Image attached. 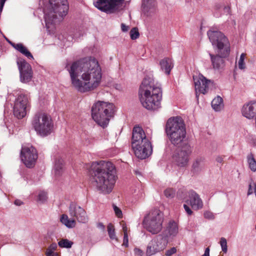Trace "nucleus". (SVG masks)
Instances as JSON below:
<instances>
[{
  "mask_svg": "<svg viewBox=\"0 0 256 256\" xmlns=\"http://www.w3.org/2000/svg\"><path fill=\"white\" fill-rule=\"evenodd\" d=\"M209 54L214 69L220 70L224 66V60H223V58H224L225 56H223L222 54H220L218 53V54L216 56L213 55L210 53Z\"/></svg>",
  "mask_w": 256,
  "mask_h": 256,
  "instance_id": "obj_22",
  "label": "nucleus"
},
{
  "mask_svg": "<svg viewBox=\"0 0 256 256\" xmlns=\"http://www.w3.org/2000/svg\"><path fill=\"white\" fill-rule=\"evenodd\" d=\"M168 244V239L162 234L154 237L148 244L146 255L151 256L164 250Z\"/></svg>",
  "mask_w": 256,
  "mask_h": 256,
  "instance_id": "obj_12",
  "label": "nucleus"
},
{
  "mask_svg": "<svg viewBox=\"0 0 256 256\" xmlns=\"http://www.w3.org/2000/svg\"><path fill=\"white\" fill-rule=\"evenodd\" d=\"M211 104L212 108L216 112L220 111L224 108V106L223 100L220 96H218L216 98H215L212 100Z\"/></svg>",
  "mask_w": 256,
  "mask_h": 256,
  "instance_id": "obj_27",
  "label": "nucleus"
},
{
  "mask_svg": "<svg viewBox=\"0 0 256 256\" xmlns=\"http://www.w3.org/2000/svg\"><path fill=\"white\" fill-rule=\"evenodd\" d=\"M114 210V211L116 215L118 218H120L122 216V210L116 206H113Z\"/></svg>",
  "mask_w": 256,
  "mask_h": 256,
  "instance_id": "obj_39",
  "label": "nucleus"
},
{
  "mask_svg": "<svg viewBox=\"0 0 256 256\" xmlns=\"http://www.w3.org/2000/svg\"><path fill=\"white\" fill-rule=\"evenodd\" d=\"M238 66L240 70H244L245 68V63L244 60H239L238 62Z\"/></svg>",
  "mask_w": 256,
  "mask_h": 256,
  "instance_id": "obj_42",
  "label": "nucleus"
},
{
  "mask_svg": "<svg viewBox=\"0 0 256 256\" xmlns=\"http://www.w3.org/2000/svg\"><path fill=\"white\" fill-rule=\"evenodd\" d=\"M6 1V0H0V12H2Z\"/></svg>",
  "mask_w": 256,
  "mask_h": 256,
  "instance_id": "obj_46",
  "label": "nucleus"
},
{
  "mask_svg": "<svg viewBox=\"0 0 256 256\" xmlns=\"http://www.w3.org/2000/svg\"><path fill=\"white\" fill-rule=\"evenodd\" d=\"M178 232V224L174 221H170L165 230L166 238L174 237L176 236Z\"/></svg>",
  "mask_w": 256,
  "mask_h": 256,
  "instance_id": "obj_23",
  "label": "nucleus"
},
{
  "mask_svg": "<svg viewBox=\"0 0 256 256\" xmlns=\"http://www.w3.org/2000/svg\"><path fill=\"white\" fill-rule=\"evenodd\" d=\"M156 6V2L154 0H143L142 1V10L146 12H153Z\"/></svg>",
  "mask_w": 256,
  "mask_h": 256,
  "instance_id": "obj_26",
  "label": "nucleus"
},
{
  "mask_svg": "<svg viewBox=\"0 0 256 256\" xmlns=\"http://www.w3.org/2000/svg\"><path fill=\"white\" fill-rule=\"evenodd\" d=\"M202 167V160L201 158L196 159L193 163L192 168L198 171Z\"/></svg>",
  "mask_w": 256,
  "mask_h": 256,
  "instance_id": "obj_37",
  "label": "nucleus"
},
{
  "mask_svg": "<svg viewBox=\"0 0 256 256\" xmlns=\"http://www.w3.org/2000/svg\"><path fill=\"white\" fill-rule=\"evenodd\" d=\"M32 124L36 132L42 136L50 134L53 128L50 116L43 112H39L35 115Z\"/></svg>",
  "mask_w": 256,
  "mask_h": 256,
  "instance_id": "obj_9",
  "label": "nucleus"
},
{
  "mask_svg": "<svg viewBox=\"0 0 256 256\" xmlns=\"http://www.w3.org/2000/svg\"><path fill=\"white\" fill-rule=\"evenodd\" d=\"M138 96L142 106L150 110L160 108L162 90L160 84L151 78H145L140 86Z\"/></svg>",
  "mask_w": 256,
  "mask_h": 256,
  "instance_id": "obj_3",
  "label": "nucleus"
},
{
  "mask_svg": "<svg viewBox=\"0 0 256 256\" xmlns=\"http://www.w3.org/2000/svg\"><path fill=\"white\" fill-rule=\"evenodd\" d=\"M50 6L44 10L46 25L49 28L50 25L60 22L68 12L67 0H49Z\"/></svg>",
  "mask_w": 256,
  "mask_h": 256,
  "instance_id": "obj_4",
  "label": "nucleus"
},
{
  "mask_svg": "<svg viewBox=\"0 0 256 256\" xmlns=\"http://www.w3.org/2000/svg\"><path fill=\"white\" fill-rule=\"evenodd\" d=\"M134 253L138 256H142L144 254L143 251L138 248H135L134 249Z\"/></svg>",
  "mask_w": 256,
  "mask_h": 256,
  "instance_id": "obj_44",
  "label": "nucleus"
},
{
  "mask_svg": "<svg viewBox=\"0 0 256 256\" xmlns=\"http://www.w3.org/2000/svg\"><path fill=\"white\" fill-rule=\"evenodd\" d=\"M64 171V160L62 158L56 160L54 167V174L56 176H61Z\"/></svg>",
  "mask_w": 256,
  "mask_h": 256,
  "instance_id": "obj_28",
  "label": "nucleus"
},
{
  "mask_svg": "<svg viewBox=\"0 0 256 256\" xmlns=\"http://www.w3.org/2000/svg\"><path fill=\"white\" fill-rule=\"evenodd\" d=\"M60 222L68 228H72L76 226V220L73 219H69L68 216L62 214L60 218Z\"/></svg>",
  "mask_w": 256,
  "mask_h": 256,
  "instance_id": "obj_29",
  "label": "nucleus"
},
{
  "mask_svg": "<svg viewBox=\"0 0 256 256\" xmlns=\"http://www.w3.org/2000/svg\"><path fill=\"white\" fill-rule=\"evenodd\" d=\"M204 217L208 220H213L214 218V214L210 212H206L204 213Z\"/></svg>",
  "mask_w": 256,
  "mask_h": 256,
  "instance_id": "obj_41",
  "label": "nucleus"
},
{
  "mask_svg": "<svg viewBox=\"0 0 256 256\" xmlns=\"http://www.w3.org/2000/svg\"><path fill=\"white\" fill-rule=\"evenodd\" d=\"M70 214L80 222L86 223L88 220V217L86 211L77 204L72 202L69 208Z\"/></svg>",
  "mask_w": 256,
  "mask_h": 256,
  "instance_id": "obj_17",
  "label": "nucleus"
},
{
  "mask_svg": "<svg viewBox=\"0 0 256 256\" xmlns=\"http://www.w3.org/2000/svg\"><path fill=\"white\" fill-rule=\"evenodd\" d=\"M186 202L194 210L201 209L203 206V202L200 196L192 190L188 192V199Z\"/></svg>",
  "mask_w": 256,
  "mask_h": 256,
  "instance_id": "obj_19",
  "label": "nucleus"
},
{
  "mask_svg": "<svg viewBox=\"0 0 256 256\" xmlns=\"http://www.w3.org/2000/svg\"><path fill=\"white\" fill-rule=\"evenodd\" d=\"M90 174L92 184L98 190L105 194L112 191L116 181V170L111 162L104 160L93 162Z\"/></svg>",
  "mask_w": 256,
  "mask_h": 256,
  "instance_id": "obj_2",
  "label": "nucleus"
},
{
  "mask_svg": "<svg viewBox=\"0 0 256 256\" xmlns=\"http://www.w3.org/2000/svg\"><path fill=\"white\" fill-rule=\"evenodd\" d=\"M176 252V249L175 247L172 248L170 250H167L166 252V256H171L173 254H175Z\"/></svg>",
  "mask_w": 256,
  "mask_h": 256,
  "instance_id": "obj_40",
  "label": "nucleus"
},
{
  "mask_svg": "<svg viewBox=\"0 0 256 256\" xmlns=\"http://www.w3.org/2000/svg\"><path fill=\"white\" fill-rule=\"evenodd\" d=\"M245 56H246V54H244V53L242 54H240V60H244V58H245Z\"/></svg>",
  "mask_w": 256,
  "mask_h": 256,
  "instance_id": "obj_54",
  "label": "nucleus"
},
{
  "mask_svg": "<svg viewBox=\"0 0 256 256\" xmlns=\"http://www.w3.org/2000/svg\"><path fill=\"white\" fill-rule=\"evenodd\" d=\"M242 113L248 119L256 118V101H252L244 105Z\"/></svg>",
  "mask_w": 256,
  "mask_h": 256,
  "instance_id": "obj_21",
  "label": "nucleus"
},
{
  "mask_svg": "<svg viewBox=\"0 0 256 256\" xmlns=\"http://www.w3.org/2000/svg\"><path fill=\"white\" fill-rule=\"evenodd\" d=\"M10 43L16 50L24 55L28 58L32 59L34 58L31 53L22 44H14L11 42H10Z\"/></svg>",
  "mask_w": 256,
  "mask_h": 256,
  "instance_id": "obj_25",
  "label": "nucleus"
},
{
  "mask_svg": "<svg viewBox=\"0 0 256 256\" xmlns=\"http://www.w3.org/2000/svg\"><path fill=\"white\" fill-rule=\"evenodd\" d=\"M192 152V146L187 143L183 144L182 148L176 150L173 155L174 162L180 167H184L188 164L189 157Z\"/></svg>",
  "mask_w": 256,
  "mask_h": 256,
  "instance_id": "obj_11",
  "label": "nucleus"
},
{
  "mask_svg": "<svg viewBox=\"0 0 256 256\" xmlns=\"http://www.w3.org/2000/svg\"><path fill=\"white\" fill-rule=\"evenodd\" d=\"M108 232L110 238L112 240H118V238L115 234L114 228L112 224H110L108 226Z\"/></svg>",
  "mask_w": 256,
  "mask_h": 256,
  "instance_id": "obj_32",
  "label": "nucleus"
},
{
  "mask_svg": "<svg viewBox=\"0 0 256 256\" xmlns=\"http://www.w3.org/2000/svg\"><path fill=\"white\" fill-rule=\"evenodd\" d=\"M123 246H128V234H124V240H123Z\"/></svg>",
  "mask_w": 256,
  "mask_h": 256,
  "instance_id": "obj_43",
  "label": "nucleus"
},
{
  "mask_svg": "<svg viewBox=\"0 0 256 256\" xmlns=\"http://www.w3.org/2000/svg\"><path fill=\"white\" fill-rule=\"evenodd\" d=\"M47 200V194L43 191H41L38 194V200L40 202H44Z\"/></svg>",
  "mask_w": 256,
  "mask_h": 256,
  "instance_id": "obj_38",
  "label": "nucleus"
},
{
  "mask_svg": "<svg viewBox=\"0 0 256 256\" xmlns=\"http://www.w3.org/2000/svg\"><path fill=\"white\" fill-rule=\"evenodd\" d=\"M130 36L132 40L138 38L140 36L138 29L136 28H132L130 31Z\"/></svg>",
  "mask_w": 256,
  "mask_h": 256,
  "instance_id": "obj_35",
  "label": "nucleus"
},
{
  "mask_svg": "<svg viewBox=\"0 0 256 256\" xmlns=\"http://www.w3.org/2000/svg\"><path fill=\"white\" fill-rule=\"evenodd\" d=\"M144 143L132 145L136 156L141 160L148 157L152 152V146L150 141H144Z\"/></svg>",
  "mask_w": 256,
  "mask_h": 256,
  "instance_id": "obj_15",
  "label": "nucleus"
},
{
  "mask_svg": "<svg viewBox=\"0 0 256 256\" xmlns=\"http://www.w3.org/2000/svg\"><path fill=\"white\" fill-rule=\"evenodd\" d=\"M97 227L98 228H100V230H104V225L101 223V222H99L97 224Z\"/></svg>",
  "mask_w": 256,
  "mask_h": 256,
  "instance_id": "obj_52",
  "label": "nucleus"
},
{
  "mask_svg": "<svg viewBox=\"0 0 256 256\" xmlns=\"http://www.w3.org/2000/svg\"><path fill=\"white\" fill-rule=\"evenodd\" d=\"M144 140L150 141L146 138L142 128L140 126L134 127L132 131V145H134L136 146V144L144 143Z\"/></svg>",
  "mask_w": 256,
  "mask_h": 256,
  "instance_id": "obj_20",
  "label": "nucleus"
},
{
  "mask_svg": "<svg viewBox=\"0 0 256 256\" xmlns=\"http://www.w3.org/2000/svg\"><path fill=\"white\" fill-rule=\"evenodd\" d=\"M167 136L174 146H178L184 143L186 136L185 124L182 119L178 116L169 118L166 126Z\"/></svg>",
  "mask_w": 256,
  "mask_h": 256,
  "instance_id": "obj_5",
  "label": "nucleus"
},
{
  "mask_svg": "<svg viewBox=\"0 0 256 256\" xmlns=\"http://www.w3.org/2000/svg\"><path fill=\"white\" fill-rule=\"evenodd\" d=\"M193 79L196 96L198 92L202 94H206L208 92L209 86L212 84L210 80H207L200 74L198 76H194Z\"/></svg>",
  "mask_w": 256,
  "mask_h": 256,
  "instance_id": "obj_16",
  "label": "nucleus"
},
{
  "mask_svg": "<svg viewBox=\"0 0 256 256\" xmlns=\"http://www.w3.org/2000/svg\"><path fill=\"white\" fill-rule=\"evenodd\" d=\"M184 208L186 210V213L188 214V215H191L192 214V211L190 210V207L187 206L186 204H184Z\"/></svg>",
  "mask_w": 256,
  "mask_h": 256,
  "instance_id": "obj_45",
  "label": "nucleus"
},
{
  "mask_svg": "<svg viewBox=\"0 0 256 256\" xmlns=\"http://www.w3.org/2000/svg\"><path fill=\"white\" fill-rule=\"evenodd\" d=\"M57 247L58 246L56 243H52L46 249V255L48 256L52 253L54 252V251L56 250Z\"/></svg>",
  "mask_w": 256,
  "mask_h": 256,
  "instance_id": "obj_33",
  "label": "nucleus"
},
{
  "mask_svg": "<svg viewBox=\"0 0 256 256\" xmlns=\"http://www.w3.org/2000/svg\"><path fill=\"white\" fill-rule=\"evenodd\" d=\"M28 106L29 101L28 96L22 94H18L15 100L13 108L14 116L18 118L24 117Z\"/></svg>",
  "mask_w": 256,
  "mask_h": 256,
  "instance_id": "obj_13",
  "label": "nucleus"
},
{
  "mask_svg": "<svg viewBox=\"0 0 256 256\" xmlns=\"http://www.w3.org/2000/svg\"><path fill=\"white\" fill-rule=\"evenodd\" d=\"M225 8V10H226V11H228H228H229V10H230V8H228V7H225V8Z\"/></svg>",
  "mask_w": 256,
  "mask_h": 256,
  "instance_id": "obj_56",
  "label": "nucleus"
},
{
  "mask_svg": "<svg viewBox=\"0 0 256 256\" xmlns=\"http://www.w3.org/2000/svg\"><path fill=\"white\" fill-rule=\"evenodd\" d=\"M22 204V202L18 200H16L14 201V204L17 206H20Z\"/></svg>",
  "mask_w": 256,
  "mask_h": 256,
  "instance_id": "obj_53",
  "label": "nucleus"
},
{
  "mask_svg": "<svg viewBox=\"0 0 256 256\" xmlns=\"http://www.w3.org/2000/svg\"><path fill=\"white\" fill-rule=\"evenodd\" d=\"M48 256H58V254L57 252H53Z\"/></svg>",
  "mask_w": 256,
  "mask_h": 256,
  "instance_id": "obj_55",
  "label": "nucleus"
},
{
  "mask_svg": "<svg viewBox=\"0 0 256 256\" xmlns=\"http://www.w3.org/2000/svg\"><path fill=\"white\" fill-rule=\"evenodd\" d=\"M73 242L68 239H62L58 242V246L62 248H70Z\"/></svg>",
  "mask_w": 256,
  "mask_h": 256,
  "instance_id": "obj_31",
  "label": "nucleus"
},
{
  "mask_svg": "<svg viewBox=\"0 0 256 256\" xmlns=\"http://www.w3.org/2000/svg\"><path fill=\"white\" fill-rule=\"evenodd\" d=\"M68 70L72 86L80 92L93 90L101 82L102 70L94 58H84L74 62Z\"/></svg>",
  "mask_w": 256,
  "mask_h": 256,
  "instance_id": "obj_1",
  "label": "nucleus"
},
{
  "mask_svg": "<svg viewBox=\"0 0 256 256\" xmlns=\"http://www.w3.org/2000/svg\"><path fill=\"white\" fill-rule=\"evenodd\" d=\"M114 108L112 103L98 101L92 107V118L99 126L105 128L108 124L110 118L113 116Z\"/></svg>",
  "mask_w": 256,
  "mask_h": 256,
  "instance_id": "obj_6",
  "label": "nucleus"
},
{
  "mask_svg": "<svg viewBox=\"0 0 256 256\" xmlns=\"http://www.w3.org/2000/svg\"><path fill=\"white\" fill-rule=\"evenodd\" d=\"M210 250L209 248H206L204 254L202 256H210Z\"/></svg>",
  "mask_w": 256,
  "mask_h": 256,
  "instance_id": "obj_51",
  "label": "nucleus"
},
{
  "mask_svg": "<svg viewBox=\"0 0 256 256\" xmlns=\"http://www.w3.org/2000/svg\"><path fill=\"white\" fill-rule=\"evenodd\" d=\"M164 216L158 209L152 210L144 218L143 224L145 228L153 234L159 233L162 228Z\"/></svg>",
  "mask_w": 256,
  "mask_h": 256,
  "instance_id": "obj_7",
  "label": "nucleus"
},
{
  "mask_svg": "<svg viewBox=\"0 0 256 256\" xmlns=\"http://www.w3.org/2000/svg\"><path fill=\"white\" fill-rule=\"evenodd\" d=\"M165 196L168 198H172L175 196V190L172 188H166L164 191Z\"/></svg>",
  "mask_w": 256,
  "mask_h": 256,
  "instance_id": "obj_34",
  "label": "nucleus"
},
{
  "mask_svg": "<svg viewBox=\"0 0 256 256\" xmlns=\"http://www.w3.org/2000/svg\"><path fill=\"white\" fill-rule=\"evenodd\" d=\"M220 244L222 247V251L224 253H226L228 251L227 242L226 239L224 238H221Z\"/></svg>",
  "mask_w": 256,
  "mask_h": 256,
  "instance_id": "obj_36",
  "label": "nucleus"
},
{
  "mask_svg": "<svg viewBox=\"0 0 256 256\" xmlns=\"http://www.w3.org/2000/svg\"><path fill=\"white\" fill-rule=\"evenodd\" d=\"M216 161L218 163H222L224 161V158L222 156H218L216 158Z\"/></svg>",
  "mask_w": 256,
  "mask_h": 256,
  "instance_id": "obj_50",
  "label": "nucleus"
},
{
  "mask_svg": "<svg viewBox=\"0 0 256 256\" xmlns=\"http://www.w3.org/2000/svg\"><path fill=\"white\" fill-rule=\"evenodd\" d=\"M122 230H123V232H124V234H128V228L126 227V224H122Z\"/></svg>",
  "mask_w": 256,
  "mask_h": 256,
  "instance_id": "obj_47",
  "label": "nucleus"
},
{
  "mask_svg": "<svg viewBox=\"0 0 256 256\" xmlns=\"http://www.w3.org/2000/svg\"><path fill=\"white\" fill-rule=\"evenodd\" d=\"M124 0H94V5L101 11L112 14L122 8Z\"/></svg>",
  "mask_w": 256,
  "mask_h": 256,
  "instance_id": "obj_10",
  "label": "nucleus"
},
{
  "mask_svg": "<svg viewBox=\"0 0 256 256\" xmlns=\"http://www.w3.org/2000/svg\"><path fill=\"white\" fill-rule=\"evenodd\" d=\"M20 72V80L22 82H30L32 78V71L30 66L25 60L18 62Z\"/></svg>",
  "mask_w": 256,
  "mask_h": 256,
  "instance_id": "obj_18",
  "label": "nucleus"
},
{
  "mask_svg": "<svg viewBox=\"0 0 256 256\" xmlns=\"http://www.w3.org/2000/svg\"><path fill=\"white\" fill-rule=\"evenodd\" d=\"M21 158L26 167H32L38 158L36 150L30 145L22 146L21 150Z\"/></svg>",
  "mask_w": 256,
  "mask_h": 256,
  "instance_id": "obj_14",
  "label": "nucleus"
},
{
  "mask_svg": "<svg viewBox=\"0 0 256 256\" xmlns=\"http://www.w3.org/2000/svg\"><path fill=\"white\" fill-rule=\"evenodd\" d=\"M161 70L166 74H169L174 66V64L171 58H164L160 62Z\"/></svg>",
  "mask_w": 256,
  "mask_h": 256,
  "instance_id": "obj_24",
  "label": "nucleus"
},
{
  "mask_svg": "<svg viewBox=\"0 0 256 256\" xmlns=\"http://www.w3.org/2000/svg\"><path fill=\"white\" fill-rule=\"evenodd\" d=\"M246 160L249 168L253 172H256V160L252 153L248 154Z\"/></svg>",
  "mask_w": 256,
  "mask_h": 256,
  "instance_id": "obj_30",
  "label": "nucleus"
},
{
  "mask_svg": "<svg viewBox=\"0 0 256 256\" xmlns=\"http://www.w3.org/2000/svg\"><path fill=\"white\" fill-rule=\"evenodd\" d=\"M210 40L218 48V53L227 56L230 52V44L228 38L220 31L210 30L207 32Z\"/></svg>",
  "mask_w": 256,
  "mask_h": 256,
  "instance_id": "obj_8",
  "label": "nucleus"
},
{
  "mask_svg": "<svg viewBox=\"0 0 256 256\" xmlns=\"http://www.w3.org/2000/svg\"><path fill=\"white\" fill-rule=\"evenodd\" d=\"M121 28L123 32H126L128 30V28L124 24H121Z\"/></svg>",
  "mask_w": 256,
  "mask_h": 256,
  "instance_id": "obj_48",
  "label": "nucleus"
},
{
  "mask_svg": "<svg viewBox=\"0 0 256 256\" xmlns=\"http://www.w3.org/2000/svg\"><path fill=\"white\" fill-rule=\"evenodd\" d=\"M253 193V190L252 188V186L251 184H250L248 186V196H250Z\"/></svg>",
  "mask_w": 256,
  "mask_h": 256,
  "instance_id": "obj_49",
  "label": "nucleus"
}]
</instances>
